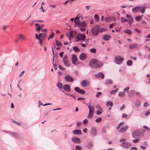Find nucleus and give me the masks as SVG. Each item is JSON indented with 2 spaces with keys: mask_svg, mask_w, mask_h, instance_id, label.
<instances>
[{
  "mask_svg": "<svg viewBox=\"0 0 150 150\" xmlns=\"http://www.w3.org/2000/svg\"><path fill=\"white\" fill-rule=\"evenodd\" d=\"M103 62L95 59L91 60L89 63L90 67L95 68H99L102 67L103 65Z\"/></svg>",
  "mask_w": 150,
  "mask_h": 150,
  "instance_id": "f257e3e1",
  "label": "nucleus"
},
{
  "mask_svg": "<svg viewBox=\"0 0 150 150\" xmlns=\"http://www.w3.org/2000/svg\"><path fill=\"white\" fill-rule=\"evenodd\" d=\"M144 130L143 129H138L133 132L132 133V136L134 138H138L142 133L144 132Z\"/></svg>",
  "mask_w": 150,
  "mask_h": 150,
  "instance_id": "f03ea898",
  "label": "nucleus"
},
{
  "mask_svg": "<svg viewBox=\"0 0 150 150\" xmlns=\"http://www.w3.org/2000/svg\"><path fill=\"white\" fill-rule=\"evenodd\" d=\"M100 30V27L99 25L94 26L92 30L93 34L94 36H97L99 33Z\"/></svg>",
  "mask_w": 150,
  "mask_h": 150,
  "instance_id": "7ed1b4c3",
  "label": "nucleus"
},
{
  "mask_svg": "<svg viewBox=\"0 0 150 150\" xmlns=\"http://www.w3.org/2000/svg\"><path fill=\"white\" fill-rule=\"evenodd\" d=\"M124 60L122 56H118L115 58L114 62L117 64H120Z\"/></svg>",
  "mask_w": 150,
  "mask_h": 150,
  "instance_id": "20e7f679",
  "label": "nucleus"
},
{
  "mask_svg": "<svg viewBox=\"0 0 150 150\" xmlns=\"http://www.w3.org/2000/svg\"><path fill=\"white\" fill-rule=\"evenodd\" d=\"M64 79L66 81L68 82H71L74 81V78L69 74H67L65 76Z\"/></svg>",
  "mask_w": 150,
  "mask_h": 150,
  "instance_id": "39448f33",
  "label": "nucleus"
},
{
  "mask_svg": "<svg viewBox=\"0 0 150 150\" xmlns=\"http://www.w3.org/2000/svg\"><path fill=\"white\" fill-rule=\"evenodd\" d=\"M120 146L127 149L130 148L132 146L130 142H126L120 144Z\"/></svg>",
  "mask_w": 150,
  "mask_h": 150,
  "instance_id": "423d86ee",
  "label": "nucleus"
},
{
  "mask_svg": "<svg viewBox=\"0 0 150 150\" xmlns=\"http://www.w3.org/2000/svg\"><path fill=\"white\" fill-rule=\"evenodd\" d=\"M96 108L98 110H97L96 114L100 115L103 112V109L99 105H97L96 106Z\"/></svg>",
  "mask_w": 150,
  "mask_h": 150,
  "instance_id": "0eeeda50",
  "label": "nucleus"
},
{
  "mask_svg": "<svg viewBox=\"0 0 150 150\" xmlns=\"http://www.w3.org/2000/svg\"><path fill=\"white\" fill-rule=\"evenodd\" d=\"M74 89L77 92L81 94H84L85 93V91L84 90L81 89L78 87H75Z\"/></svg>",
  "mask_w": 150,
  "mask_h": 150,
  "instance_id": "6e6552de",
  "label": "nucleus"
},
{
  "mask_svg": "<svg viewBox=\"0 0 150 150\" xmlns=\"http://www.w3.org/2000/svg\"><path fill=\"white\" fill-rule=\"evenodd\" d=\"M94 76L98 79H103L104 77V74L101 72L95 74Z\"/></svg>",
  "mask_w": 150,
  "mask_h": 150,
  "instance_id": "1a4fd4ad",
  "label": "nucleus"
},
{
  "mask_svg": "<svg viewBox=\"0 0 150 150\" xmlns=\"http://www.w3.org/2000/svg\"><path fill=\"white\" fill-rule=\"evenodd\" d=\"M63 89L66 92H69L71 91L70 86L69 84H65L63 86Z\"/></svg>",
  "mask_w": 150,
  "mask_h": 150,
  "instance_id": "9d476101",
  "label": "nucleus"
},
{
  "mask_svg": "<svg viewBox=\"0 0 150 150\" xmlns=\"http://www.w3.org/2000/svg\"><path fill=\"white\" fill-rule=\"evenodd\" d=\"M87 57V54L84 53H81L79 55V59L81 60H83L86 59Z\"/></svg>",
  "mask_w": 150,
  "mask_h": 150,
  "instance_id": "9b49d317",
  "label": "nucleus"
},
{
  "mask_svg": "<svg viewBox=\"0 0 150 150\" xmlns=\"http://www.w3.org/2000/svg\"><path fill=\"white\" fill-rule=\"evenodd\" d=\"M71 140L74 143L78 144L80 143L81 142V140L80 139L75 137H72L71 139Z\"/></svg>",
  "mask_w": 150,
  "mask_h": 150,
  "instance_id": "f8f14e48",
  "label": "nucleus"
},
{
  "mask_svg": "<svg viewBox=\"0 0 150 150\" xmlns=\"http://www.w3.org/2000/svg\"><path fill=\"white\" fill-rule=\"evenodd\" d=\"M128 126H125L122 127L119 129V132L121 133H123L126 131L128 128Z\"/></svg>",
  "mask_w": 150,
  "mask_h": 150,
  "instance_id": "ddd939ff",
  "label": "nucleus"
},
{
  "mask_svg": "<svg viewBox=\"0 0 150 150\" xmlns=\"http://www.w3.org/2000/svg\"><path fill=\"white\" fill-rule=\"evenodd\" d=\"M88 81L86 80H84L82 81L81 82V85L83 87H85L87 86L88 84L87 82Z\"/></svg>",
  "mask_w": 150,
  "mask_h": 150,
  "instance_id": "4468645a",
  "label": "nucleus"
},
{
  "mask_svg": "<svg viewBox=\"0 0 150 150\" xmlns=\"http://www.w3.org/2000/svg\"><path fill=\"white\" fill-rule=\"evenodd\" d=\"M71 61L73 64L76 65L77 61V58L75 55L73 54L72 56Z\"/></svg>",
  "mask_w": 150,
  "mask_h": 150,
  "instance_id": "2eb2a0df",
  "label": "nucleus"
},
{
  "mask_svg": "<svg viewBox=\"0 0 150 150\" xmlns=\"http://www.w3.org/2000/svg\"><path fill=\"white\" fill-rule=\"evenodd\" d=\"M139 11L142 13H144L145 12V8L146 7L145 6H139Z\"/></svg>",
  "mask_w": 150,
  "mask_h": 150,
  "instance_id": "dca6fc26",
  "label": "nucleus"
},
{
  "mask_svg": "<svg viewBox=\"0 0 150 150\" xmlns=\"http://www.w3.org/2000/svg\"><path fill=\"white\" fill-rule=\"evenodd\" d=\"M90 134L93 136H96V129L94 127H92L91 129V132H90Z\"/></svg>",
  "mask_w": 150,
  "mask_h": 150,
  "instance_id": "f3484780",
  "label": "nucleus"
},
{
  "mask_svg": "<svg viewBox=\"0 0 150 150\" xmlns=\"http://www.w3.org/2000/svg\"><path fill=\"white\" fill-rule=\"evenodd\" d=\"M111 36L110 35L105 34L103 37V39L105 40L108 41L111 38Z\"/></svg>",
  "mask_w": 150,
  "mask_h": 150,
  "instance_id": "a211bd4d",
  "label": "nucleus"
},
{
  "mask_svg": "<svg viewBox=\"0 0 150 150\" xmlns=\"http://www.w3.org/2000/svg\"><path fill=\"white\" fill-rule=\"evenodd\" d=\"M9 134L11 136L14 137H15V138H18L20 137L19 134L13 132H11V133H10V134Z\"/></svg>",
  "mask_w": 150,
  "mask_h": 150,
  "instance_id": "6ab92c4d",
  "label": "nucleus"
},
{
  "mask_svg": "<svg viewBox=\"0 0 150 150\" xmlns=\"http://www.w3.org/2000/svg\"><path fill=\"white\" fill-rule=\"evenodd\" d=\"M129 47V48L130 49H133L134 48H137L138 47V45L137 43L132 44L130 45Z\"/></svg>",
  "mask_w": 150,
  "mask_h": 150,
  "instance_id": "aec40b11",
  "label": "nucleus"
},
{
  "mask_svg": "<svg viewBox=\"0 0 150 150\" xmlns=\"http://www.w3.org/2000/svg\"><path fill=\"white\" fill-rule=\"evenodd\" d=\"M73 133L74 134L81 135L82 134L81 130L80 129H76L73 131Z\"/></svg>",
  "mask_w": 150,
  "mask_h": 150,
  "instance_id": "412c9836",
  "label": "nucleus"
},
{
  "mask_svg": "<svg viewBox=\"0 0 150 150\" xmlns=\"http://www.w3.org/2000/svg\"><path fill=\"white\" fill-rule=\"evenodd\" d=\"M86 22L85 21H83L82 22H81L80 21V23H79V28L81 27H83L85 26H86Z\"/></svg>",
  "mask_w": 150,
  "mask_h": 150,
  "instance_id": "4be33fe9",
  "label": "nucleus"
},
{
  "mask_svg": "<svg viewBox=\"0 0 150 150\" xmlns=\"http://www.w3.org/2000/svg\"><path fill=\"white\" fill-rule=\"evenodd\" d=\"M92 146V143L90 142L86 145V147L88 149H90L91 148Z\"/></svg>",
  "mask_w": 150,
  "mask_h": 150,
  "instance_id": "5701e85b",
  "label": "nucleus"
},
{
  "mask_svg": "<svg viewBox=\"0 0 150 150\" xmlns=\"http://www.w3.org/2000/svg\"><path fill=\"white\" fill-rule=\"evenodd\" d=\"M135 92V91L134 90L129 91L128 92L127 95L128 97H130Z\"/></svg>",
  "mask_w": 150,
  "mask_h": 150,
  "instance_id": "b1692460",
  "label": "nucleus"
},
{
  "mask_svg": "<svg viewBox=\"0 0 150 150\" xmlns=\"http://www.w3.org/2000/svg\"><path fill=\"white\" fill-rule=\"evenodd\" d=\"M89 109V112H93L94 110V108L93 106L88 105V106Z\"/></svg>",
  "mask_w": 150,
  "mask_h": 150,
  "instance_id": "393cba45",
  "label": "nucleus"
},
{
  "mask_svg": "<svg viewBox=\"0 0 150 150\" xmlns=\"http://www.w3.org/2000/svg\"><path fill=\"white\" fill-rule=\"evenodd\" d=\"M128 20V21L129 23V24L130 25H131L133 23V19L132 17V16L131 17H130L129 18V19Z\"/></svg>",
  "mask_w": 150,
  "mask_h": 150,
  "instance_id": "a878e982",
  "label": "nucleus"
},
{
  "mask_svg": "<svg viewBox=\"0 0 150 150\" xmlns=\"http://www.w3.org/2000/svg\"><path fill=\"white\" fill-rule=\"evenodd\" d=\"M141 104V101L138 99H137L135 102V105L136 106H139Z\"/></svg>",
  "mask_w": 150,
  "mask_h": 150,
  "instance_id": "bb28decb",
  "label": "nucleus"
},
{
  "mask_svg": "<svg viewBox=\"0 0 150 150\" xmlns=\"http://www.w3.org/2000/svg\"><path fill=\"white\" fill-rule=\"evenodd\" d=\"M112 82V81L110 79H107L105 80V83L107 84H110Z\"/></svg>",
  "mask_w": 150,
  "mask_h": 150,
  "instance_id": "cd10ccee",
  "label": "nucleus"
},
{
  "mask_svg": "<svg viewBox=\"0 0 150 150\" xmlns=\"http://www.w3.org/2000/svg\"><path fill=\"white\" fill-rule=\"evenodd\" d=\"M139 6L133 8L132 9V11L133 13H135L138 11L139 10Z\"/></svg>",
  "mask_w": 150,
  "mask_h": 150,
  "instance_id": "c85d7f7f",
  "label": "nucleus"
},
{
  "mask_svg": "<svg viewBox=\"0 0 150 150\" xmlns=\"http://www.w3.org/2000/svg\"><path fill=\"white\" fill-rule=\"evenodd\" d=\"M112 20V18L111 17H106L105 18L104 20L106 22H110Z\"/></svg>",
  "mask_w": 150,
  "mask_h": 150,
  "instance_id": "c756f323",
  "label": "nucleus"
},
{
  "mask_svg": "<svg viewBox=\"0 0 150 150\" xmlns=\"http://www.w3.org/2000/svg\"><path fill=\"white\" fill-rule=\"evenodd\" d=\"M57 87L60 89H61L62 88L63 84L61 82H58L57 85Z\"/></svg>",
  "mask_w": 150,
  "mask_h": 150,
  "instance_id": "7c9ffc66",
  "label": "nucleus"
},
{
  "mask_svg": "<svg viewBox=\"0 0 150 150\" xmlns=\"http://www.w3.org/2000/svg\"><path fill=\"white\" fill-rule=\"evenodd\" d=\"M125 92H120L118 94V96L121 97H123L125 96Z\"/></svg>",
  "mask_w": 150,
  "mask_h": 150,
  "instance_id": "2f4dec72",
  "label": "nucleus"
},
{
  "mask_svg": "<svg viewBox=\"0 0 150 150\" xmlns=\"http://www.w3.org/2000/svg\"><path fill=\"white\" fill-rule=\"evenodd\" d=\"M73 49L76 52H78L80 50V49L77 46H74L73 47Z\"/></svg>",
  "mask_w": 150,
  "mask_h": 150,
  "instance_id": "473e14b6",
  "label": "nucleus"
},
{
  "mask_svg": "<svg viewBox=\"0 0 150 150\" xmlns=\"http://www.w3.org/2000/svg\"><path fill=\"white\" fill-rule=\"evenodd\" d=\"M124 32L129 35H131L132 34V31L129 29L125 30H124Z\"/></svg>",
  "mask_w": 150,
  "mask_h": 150,
  "instance_id": "72a5a7b5",
  "label": "nucleus"
},
{
  "mask_svg": "<svg viewBox=\"0 0 150 150\" xmlns=\"http://www.w3.org/2000/svg\"><path fill=\"white\" fill-rule=\"evenodd\" d=\"M143 16V15H142V16H139L136 17H135V20L137 21H140L141 20Z\"/></svg>",
  "mask_w": 150,
  "mask_h": 150,
  "instance_id": "f704fd0d",
  "label": "nucleus"
},
{
  "mask_svg": "<svg viewBox=\"0 0 150 150\" xmlns=\"http://www.w3.org/2000/svg\"><path fill=\"white\" fill-rule=\"evenodd\" d=\"M74 22L75 23V25L74 26L75 27H76L78 25H79V23H80V21L74 20Z\"/></svg>",
  "mask_w": 150,
  "mask_h": 150,
  "instance_id": "c9c22d12",
  "label": "nucleus"
},
{
  "mask_svg": "<svg viewBox=\"0 0 150 150\" xmlns=\"http://www.w3.org/2000/svg\"><path fill=\"white\" fill-rule=\"evenodd\" d=\"M75 150H82V147L79 145H76L75 146Z\"/></svg>",
  "mask_w": 150,
  "mask_h": 150,
  "instance_id": "e433bc0d",
  "label": "nucleus"
},
{
  "mask_svg": "<svg viewBox=\"0 0 150 150\" xmlns=\"http://www.w3.org/2000/svg\"><path fill=\"white\" fill-rule=\"evenodd\" d=\"M127 64L128 66H131L132 65V61L131 60H128L127 62Z\"/></svg>",
  "mask_w": 150,
  "mask_h": 150,
  "instance_id": "4c0bfd02",
  "label": "nucleus"
},
{
  "mask_svg": "<svg viewBox=\"0 0 150 150\" xmlns=\"http://www.w3.org/2000/svg\"><path fill=\"white\" fill-rule=\"evenodd\" d=\"M79 35H80V37L81 38V40L84 41L85 40V39L86 38L85 35L84 34L82 35V34H79Z\"/></svg>",
  "mask_w": 150,
  "mask_h": 150,
  "instance_id": "58836bf2",
  "label": "nucleus"
},
{
  "mask_svg": "<svg viewBox=\"0 0 150 150\" xmlns=\"http://www.w3.org/2000/svg\"><path fill=\"white\" fill-rule=\"evenodd\" d=\"M107 106L110 105L111 107H112L113 105V103L111 101H108L106 104Z\"/></svg>",
  "mask_w": 150,
  "mask_h": 150,
  "instance_id": "ea45409f",
  "label": "nucleus"
},
{
  "mask_svg": "<svg viewBox=\"0 0 150 150\" xmlns=\"http://www.w3.org/2000/svg\"><path fill=\"white\" fill-rule=\"evenodd\" d=\"M93 116V113L91 112V111L89 112V113L88 116L87 118H92Z\"/></svg>",
  "mask_w": 150,
  "mask_h": 150,
  "instance_id": "a19ab883",
  "label": "nucleus"
},
{
  "mask_svg": "<svg viewBox=\"0 0 150 150\" xmlns=\"http://www.w3.org/2000/svg\"><path fill=\"white\" fill-rule=\"evenodd\" d=\"M94 18L95 20L98 22V21L99 20V17L98 15L97 14H96L94 16Z\"/></svg>",
  "mask_w": 150,
  "mask_h": 150,
  "instance_id": "79ce46f5",
  "label": "nucleus"
},
{
  "mask_svg": "<svg viewBox=\"0 0 150 150\" xmlns=\"http://www.w3.org/2000/svg\"><path fill=\"white\" fill-rule=\"evenodd\" d=\"M102 120V118L100 117H99L96 119L95 120V121L97 123H99Z\"/></svg>",
  "mask_w": 150,
  "mask_h": 150,
  "instance_id": "37998d69",
  "label": "nucleus"
},
{
  "mask_svg": "<svg viewBox=\"0 0 150 150\" xmlns=\"http://www.w3.org/2000/svg\"><path fill=\"white\" fill-rule=\"evenodd\" d=\"M55 42H56V45L57 46H62V44L61 42H58L57 40H56Z\"/></svg>",
  "mask_w": 150,
  "mask_h": 150,
  "instance_id": "c03bdc74",
  "label": "nucleus"
},
{
  "mask_svg": "<svg viewBox=\"0 0 150 150\" xmlns=\"http://www.w3.org/2000/svg\"><path fill=\"white\" fill-rule=\"evenodd\" d=\"M90 52L93 53H96V49L94 48H92L90 49Z\"/></svg>",
  "mask_w": 150,
  "mask_h": 150,
  "instance_id": "a18cd8bd",
  "label": "nucleus"
},
{
  "mask_svg": "<svg viewBox=\"0 0 150 150\" xmlns=\"http://www.w3.org/2000/svg\"><path fill=\"white\" fill-rule=\"evenodd\" d=\"M121 20L122 23H124L128 21V20L126 19L123 17L121 18Z\"/></svg>",
  "mask_w": 150,
  "mask_h": 150,
  "instance_id": "49530a36",
  "label": "nucleus"
},
{
  "mask_svg": "<svg viewBox=\"0 0 150 150\" xmlns=\"http://www.w3.org/2000/svg\"><path fill=\"white\" fill-rule=\"evenodd\" d=\"M67 58L68 57L67 55L64 56L63 59V62L68 61L67 60Z\"/></svg>",
  "mask_w": 150,
  "mask_h": 150,
  "instance_id": "de8ad7c7",
  "label": "nucleus"
},
{
  "mask_svg": "<svg viewBox=\"0 0 150 150\" xmlns=\"http://www.w3.org/2000/svg\"><path fill=\"white\" fill-rule=\"evenodd\" d=\"M64 64L67 67H69L70 66V65L69 63V61H67L64 62H63Z\"/></svg>",
  "mask_w": 150,
  "mask_h": 150,
  "instance_id": "09e8293b",
  "label": "nucleus"
},
{
  "mask_svg": "<svg viewBox=\"0 0 150 150\" xmlns=\"http://www.w3.org/2000/svg\"><path fill=\"white\" fill-rule=\"evenodd\" d=\"M126 140V139H125L122 138L120 140L119 142L122 143H122H124L126 142H125V141Z\"/></svg>",
  "mask_w": 150,
  "mask_h": 150,
  "instance_id": "8fccbe9b",
  "label": "nucleus"
},
{
  "mask_svg": "<svg viewBox=\"0 0 150 150\" xmlns=\"http://www.w3.org/2000/svg\"><path fill=\"white\" fill-rule=\"evenodd\" d=\"M70 36L72 37H74L75 35L74 34V32L73 31H70Z\"/></svg>",
  "mask_w": 150,
  "mask_h": 150,
  "instance_id": "3c124183",
  "label": "nucleus"
},
{
  "mask_svg": "<svg viewBox=\"0 0 150 150\" xmlns=\"http://www.w3.org/2000/svg\"><path fill=\"white\" fill-rule=\"evenodd\" d=\"M19 39H22V40H25V38L22 35L20 34L19 35Z\"/></svg>",
  "mask_w": 150,
  "mask_h": 150,
  "instance_id": "603ef678",
  "label": "nucleus"
},
{
  "mask_svg": "<svg viewBox=\"0 0 150 150\" xmlns=\"http://www.w3.org/2000/svg\"><path fill=\"white\" fill-rule=\"evenodd\" d=\"M59 68L62 70H63V71H64V70H66V69L65 68H64V67H62L61 65H59Z\"/></svg>",
  "mask_w": 150,
  "mask_h": 150,
  "instance_id": "864d4df0",
  "label": "nucleus"
},
{
  "mask_svg": "<svg viewBox=\"0 0 150 150\" xmlns=\"http://www.w3.org/2000/svg\"><path fill=\"white\" fill-rule=\"evenodd\" d=\"M102 93L101 92H98L96 94V96L97 97H98Z\"/></svg>",
  "mask_w": 150,
  "mask_h": 150,
  "instance_id": "5fc2aeb1",
  "label": "nucleus"
},
{
  "mask_svg": "<svg viewBox=\"0 0 150 150\" xmlns=\"http://www.w3.org/2000/svg\"><path fill=\"white\" fill-rule=\"evenodd\" d=\"M46 34L45 33H43V34L42 35L41 39L42 40H44V38L46 37Z\"/></svg>",
  "mask_w": 150,
  "mask_h": 150,
  "instance_id": "6e6d98bb",
  "label": "nucleus"
},
{
  "mask_svg": "<svg viewBox=\"0 0 150 150\" xmlns=\"http://www.w3.org/2000/svg\"><path fill=\"white\" fill-rule=\"evenodd\" d=\"M139 140L140 139H136L133 140V142L134 143H137L139 142Z\"/></svg>",
  "mask_w": 150,
  "mask_h": 150,
  "instance_id": "4d7b16f0",
  "label": "nucleus"
},
{
  "mask_svg": "<svg viewBox=\"0 0 150 150\" xmlns=\"http://www.w3.org/2000/svg\"><path fill=\"white\" fill-rule=\"evenodd\" d=\"M143 127L144 129L148 131H149L150 130V129L146 125L144 126Z\"/></svg>",
  "mask_w": 150,
  "mask_h": 150,
  "instance_id": "13d9d810",
  "label": "nucleus"
},
{
  "mask_svg": "<svg viewBox=\"0 0 150 150\" xmlns=\"http://www.w3.org/2000/svg\"><path fill=\"white\" fill-rule=\"evenodd\" d=\"M79 29L82 32H84L85 31L86 28L83 27L79 28Z\"/></svg>",
  "mask_w": 150,
  "mask_h": 150,
  "instance_id": "bf43d9fd",
  "label": "nucleus"
},
{
  "mask_svg": "<svg viewBox=\"0 0 150 150\" xmlns=\"http://www.w3.org/2000/svg\"><path fill=\"white\" fill-rule=\"evenodd\" d=\"M79 34H78L76 37V39L79 40H81V38H79Z\"/></svg>",
  "mask_w": 150,
  "mask_h": 150,
  "instance_id": "052dcab7",
  "label": "nucleus"
},
{
  "mask_svg": "<svg viewBox=\"0 0 150 150\" xmlns=\"http://www.w3.org/2000/svg\"><path fill=\"white\" fill-rule=\"evenodd\" d=\"M134 30L136 32L138 33H139L141 32L137 28H135L134 29Z\"/></svg>",
  "mask_w": 150,
  "mask_h": 150,
  "instance_id": "680f3d73",
  "label": "nucleus"
},
{
  "mask_svg": "<svg viewBox=\"0 0 150 150\" xmlns=\"http://www.w3.org/2000/svg\"><path fill=\"white\" fill-rule=\"evenodd\" d=\"M129 86H127L124 89V91H126L128 93V91L129 90Z\"/></svg>",
  "mask_w": 150,
  "mask_h": 150,
  "instance_id": "e2e57ef3",
  "label": "nucleus"
},
{
  "mask_svg": "<svg viewBox=\"0 0 150 150\" xmlns=\"http://www.w3.org/2000/svg\"><path fill=\"white\" fill-rule=\"evenodd\" d=\"M115 23H113L112 24H110L109 26V28H112L115 25Z\"/></svg>",
  "mask_w": 150,
  "mask_h": 150,
  "instance_id": "0e129e2a",
  "label": "nucleus"
},
{
  "mask_svg": "<svg viewBox=\"0 0 150 150\" xmlns=\"http://www.w3.org/2000/svg\"><path fill=\"white\" fill-rule=\"evenodd\" d=\"M121 8H125L126 7H132V6H127V5H121Z\"/></svg>",
  "mask_w": 150,
  "mask_h": 150,
  "instance_id": "69168bd1",
  "label": "nucleus"
},
{
  "mask_svg": "<svg viewBox=\"0 0 150 150\" xmlns=\"http://www.w3.org/2000/svg\"><path fill=\"white\" fill-rule=\"evenodd\" d=\"M88 122V121L87 119H85L83 121V123L84 124H86Z\"/></svg>",
  "mask_w": 150,
  "mask_h": 150,
  "instance_id": "338daca9",
  "label": "nucleus"
},
{
  "mask_svg": "<svg viewBox=\"0 0 150 150\" xmlns=\"http://www.w3.org/2000/svg\"><path fill=\"white\" fill-rule=\"evenodd\" d=\"M137 148L135 146L132 147L130 149V150H137Z\"/></svg>",
  "mask_w": 150,
  "mask_h": 150,
  "instance_id": "774afa93",
  "label": "nucleus"
}]
</instances>
